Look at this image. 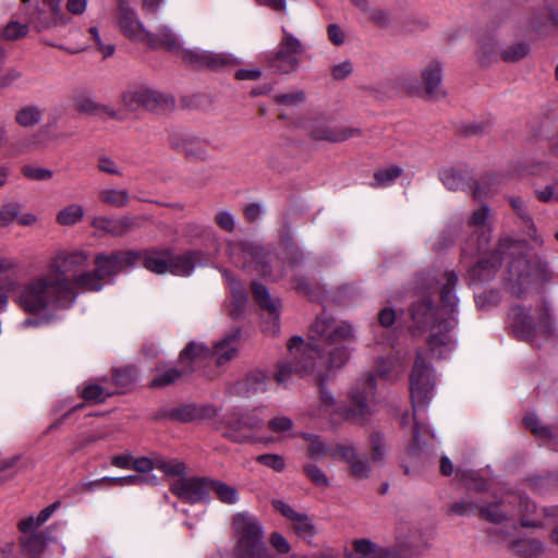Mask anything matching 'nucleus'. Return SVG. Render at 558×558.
I'll use <instances>...</instances> for the list:
<instances>
[{
  "label": "nucleus",
  "instance_id": "473e14b6",
  "mask_svg": "<svg viewBox=\"0 0 558 558\" xmlns=\"http://www.w3.org/2000/svg\"><path fill=\"white\" fill-rule=\"evenodd\" d=\"M469 178V172L461 168L447 167L439 171L440 181L450 191L463 190Z\"/></svg>",
  "mask_w": 558,
  "mask_h": 558
},
{
  "label": "nucleus",
  "instance_id": "a19ab883",
  "mask_svg": "<svg viewBox=\"0 0 558 558\" xmlns=\"http://www.w3.org/2000/svg\"><path fill=\"white\" fill-rule=\"evenodd\" d=\"M225 277L229 283L231 294L234 299L235 308L232 311L231 315L236 316L239 315L243 308L246 305L247 302V295L245 292V289L241 286L240 282H238L233 276H231L229 272L225 274Z\"/></svg>",
  "mask_w": 558,
  "mask_h": 558
},
{
  "label": "nucleus",
  "instance_id": "2f4dec72",
  "mask_svg": "<svg viewBox=\"0 0 558 558\" xmlns=\"http://www.w3.org/2000/svg\"><path fill=\"white\" fill-rule=\"evenodd\" d=\"M238 338L239 331H234L215 345L214 350L211 351V355L216 357V363L218 365H222L235 356L238 351Z\"/></svg>",
  "mask_w": 558,
  "mask_h": 558
},
{
  "label": "nucleus",
  "instance_id": "cd10ccee",
  "mask_svg": "<svg viewBox=\"0 0 558 558\" xmlns=\"http://www.w3.org/2000/svg\"><path fill=\"white\" fill-rule=\"evenodd\" d=\"M267 380L268 377L264 372H251L244 379L234 384L233 392L243 397H250L255 393L264 392L267 388Z\"/></svg>",
  "mask_w": 558,
  "mask_h": 558
},
{
  "label": "nucleus",
  "instance_id": "0eeeda50",
  "mask_svg": "<svg viewBox=\"0 0 558 558\" xmlns=\"http://www.w3.org/2000/svg\"><path fill=\"white\" fill-rule=\"evenodd\" d=\"M264 424V420L255 412L231 411L226 413L217 429L222 436L238 444L267 440L256 438L255 434Z\"/></svg>",
  "mask_w": 558,
  "mask_h": 558
},
{
  "label": "nucleus",
  "instance_id": "f704fd0d",
  "mask_svg": "<svg viewBox=\"0 0 558 558\" xmlns=\"http://www.w3.org/2000/svg\"><path fill=\"white\" fill-rule=\"evenodd\" d=\"M98 198L106 206L123 208L130 203V193L126 189L105 187L98 192Z\"/></svg>",
  "mask_w": 558,
  "mask_h": 558
},
{
  "label": "nucleus",
  "instance_id": "423d86ee",
  "mask_svg": "<svg viewBox=\"0 0 558 558\" xmlns=\"http://www.w3.org/2000/svg\"><path fill=\"white\" fill-rule=\"evenodd\" d=\"M509 327L512 333L521 340L533 341L537 333L550 335L554 325L549 308L543 304L537 310L536 316H532L529 308L513 305L508 313Z\"/></svg>",
  "mask_w": 558,
  "mask_h": 558
},
{
  "label": "nucleus",
  "instance_id": "bf43d9fd",
  "mask_svg": "<svg viewBox=\"0 0 558 558\" xmlns=\"http://www.w3.org/2000/svg\"><path fill=\"white\" fill-rule=\"evenodd\" d=\"M349 465L351 474L357 480L367 478L371 474L369 463L365 459L361 458L360 454H357Z\"/></svg>",
  "mask_w": 558,
  "mask_h": 558
},
{
  "label": "nucleus",
  "instance_id": "c03bdc74",
  "mask_svg": "<svg viewBox=\"0 0 558 558\" xmlns=\"http://www.w3.org/2000/svg\"><path fill=\"white\" fill-rule=\"evenodd\" d=\"M402 173V169L398 166H391L386 169L378 170L374 173L375 183L372 185L375 187H385L399 178Z\"/></svg>",
  "mask_w": 558,
  "mask_h": 558
},
{
  "label": "nucleus",
  "instance_id": "79ce46f5",
  "mask_svg": "<svg viewBox=\"0 0 558 558\" xmlns=\"http://www.w3.org/2000/svg\"><path fill=\"white\" fill-rule=\"evenodd\" d=\"M43 110L37 106H26L17 110L15 121L23 128H32L40 122Z\"/></svg>",
  "mask_w": 558,
  "mask_h": 558
},
{
  "label": "nucleus",
  "instance_id": "e2e57ef3",
  "mask_svg": "<svg viewBox=\"0 0 558 558\" xmlns=\"http://www.w3.org/2000/svg\"><path fill=\"white\" fill-rule=\"evenodd\" d=\"M524 423L525 426L539 438H545L550 435L549 429L546 426H543L538 417L534 414H527L524 418Z\"/></svg>",
  "mask_w": 558,
  "mask_h": 558
},
{
  "label": "nucleus",
  "instance_id": "5fc2aeb1",
  "mask_svg": "<svg viewBox=\"0 0 558 558\" xmlns=\"http://www.w3.org/2000/svg\"><path fill=\"white\" fill-rule=\"evenodd\" d=\"M156 469L169 476H181L185 474L186 466L179 460H156Z\"/></svg>",
  "mask_w": 558,
  "mask_h": 558
},
{
  "label": "nucleus",
  "instance_id": "0e129e2a",
  "mask_svg": "<svg viewBox=\"0 0 558 558\" xmlns=\"http://www.w3.org/2000/svg\"><path fill=\"white\" fill-rule=\"evenodd\" d=\"M256 461L278 472L282 471L286 465L283 458L275 453L260 454Z\"/></svg>",
  "mask_w": 558,
  "mask_h": 558
},
{
  "label": "nucleus",
  "instance_id": "c85d7f7f",
  "mask_svg": "<svg viewBox=\"0 0 558 558\" xmlns=\"http://www.w3.org/2000/svg\"><path fill=\"white\" fill-rule=\"evenodd\" d=\"M37 220L32 213H22V207L17 203H9L0 207V227H8L14 221L22 226H32Z\"/></svg>",
  "mask_w": 558,
  "mask_h": 558
},
{
  "label": "nucleus",
  "instance_id": "ea45409f",
  "mask_svg": "<svg viewBox=\"0 0 558 558\" xmlns=\"http://www.w3.org/2000/svg\"><path fill=\"white\" fill-rule=\"evenodd\" d=\"M480 515L493 523H500L512 515V511L508 509L505 502L493 504L487 507H480Z\"/></svg>",
  "mask_w": 558,
  "mask_h": 558
},
{
  "label": "nucleus",
  "instance_id": "a878e982",
  "mask_svg": "<svg viewBox=\"0 0 558 558\" xmlns=\"http://www.w3.org/2000/svg\"><path fill=\"white\" fill-rule=\"evenodd\" d=\"M194 369V366L190 365H180V368L166 365L158 366L149 386L151 388H165L178 383L183 376L192 374Z\"/></svg>",
  "mask_w": 558,
  "mask_h": 558
},
{
  "label": "nucleus",
  "instance_id": "3c124183",
  "mask_svg": "<svg viewBox=\"0 0 558 558\" xmlns=\"http://www.w3.org/2000/svg\"><path fill=\"white\" fill-rule=\"evenodd\" d=\"M111 392L97 384H88L82 390V397L88 402H104Z\"/></svg>",
  "mask_w": 558,
  "mask_h": 558
},
{
  "label": "nucleus",
  "instance_id": "8fccbe9b",
  "mask_svg": "<svg viewBox=\"0 0 558 558\" xmlns=\"http://www.w3.org/2000/svg\"><path fill=\"white\" fill-rule=\"evenodd\" d=\"M21 541L24 549L35 556L41 554L46 545L44 535L39 533L23 536Z\"/></svg>",
  "mask_w": 558,
  "mask_h": 558
},
{
  "label": "nucleus",
  "instance_id": "13d9d810",
  "mask_svg": "<svg viewBox=\"0 0 558 558\" xmlns=\"http://www.w3.org/2000/svg\"><path fill=\"white\" fill-rule=\"evenodd\" d=\"M303 470H304V473L306 474V476L316 486L327 487L329 485V480H328L327 475L317 465L308 463V464L304 465Z\"/></svg>",
  "mask_w": 558,
  "mask_h": 558
},
{
  "label": "nucleus",
  "instance_id": "39448f33",
  "mask_svg": "<svg viewBox=\"0 0 558 558\" xmlns=\"http://www.w3.org/2000/svg\"><path fill=\"white\" fill-rule=\"evenodd\" d=\"M234 558H269L264 542V527L258 519L248 512H239L232 518Z\"/></svg>",
  "mask_w": 558,
  "mask_h": 558
},
{
  "label": "nucleus",
  "instance_id": "09e8293b",
  "mask_svg": "<svg viewBox=\"0 0 558 558\" xmlns=\"http://www.w3.org/2000/svg\"><path fill=\"white\" fill-rule=\"evenodd\" d=\"M529 46L524 43H515L501 51V58L506 62H515L529 54Z\"/></svg>",
  "mask_w": 558,
  "mask_h": 558
},
{
  "label": "nucleus",
  "instance_id": "1a4fd4ad",
  "mask_svg": "<svg viewBox=\"0 0 558 558\" xmlns=\"http://www.w3.org/2000/svg\"><path fill=\"white\" fill-rule=\"evenodd\" d=\"M375 377L368 374L360 378L349 393L350 407L343 411L345 420L363 423L372 413V401L375 396Z\"/></svg>",
  "mask_w": 558,
  "mask_h": 558
},
{
  "label": "nucleus",
  "instance_id": "2eb2a0df",
  "mask_svg": "<svg viewBox=\"0 0 558 558\" xmlns=\"http://www.w3.org/2000/svg\"><path fill=\"white\" fill-rule=\"evenodd\" d=\"M209 485V478L206 477H180L171 483L170 490L179 499L196 504L208 498Z\"/></svg>",
  "mask_w": 558,
  "mask_h": 558
},
{
  "label": "nucleus",
  "instance_id": "c9c22d12",
  "mask_svg": "<svg viewBox=\"0 0 558 558\" xmlns=\"http://www.w3.org/2000/svg\"><path fill=\"white\" fill-rule=\"evenodd\" d=\"M84 217L82 205L71 203L57 213L56 220L60 226L70 227L80 222Z\"/></svg>",
  "mask_w": 558,
  "mask_h": 558
},
{
  "label": "nucleus",
  "instance_id": "6ab92c4d",
  "mask_svg": "<svg viewBox=\"0 0 558 558\" xmlns=\"http://www.w3.org/2000/svg\"><path fill=\"white\" fill-rule=\"evenodd\" d=\"M116 20L120 32L130 40L145 43L148 29L140 20L134 9L125 3H120L117 10Z\"/></svg>",
  "mask_w": 558,
  "mask_h": 558
},
{
  "label": "nucleus",
  "instance_id": "680f3d73",
  "mask_svg": "<svg viewBox=\"0 0 558 558\" xmlns=\"http://www.w3.org/2000/svg\"><path fill=\"white\" fill-rule=\"evenodd\" d=\"M275 101L286 106H296L305 100V95L302 90H294L283 94H277L274 97Z\"/></svg>",
  "mask_w": 558,
  "mask_h": 558
},
{
  "label": "nucleus",
  "instance_id": "aec40b11",
  "mask_svg": "<svg viewBox=\"0 0 558 558\" xmlns=\"http://www.w3.org/2000/svg\"><path fill=\"white\" fill-rule=\"evenodd\" d=\"M92 228L111 236L120 238L141 227V218L122 216L120 218L95 216L90 221Z\"/></svg>",
  "mask_w": 558,
  "mask_h": 558
},
{
  "label": "nucleus",
  "instance_id": "7c9ffc66",
  "mask_svg": "<svg viewBox=\"0 0 558 558\" xmlns=\"http://www.w3.org/2000/svg\"><path fill=\"white\" fill-rule=\"evenodd\" d=\"M143 259V266L157 275L169 272L170 251H149L144 254L140 253L138 259Z\"/></svg>",
  "mask_w": 558,
  "mask_h": 558
},
{
  "label": "nucleus",
  "instance_id": "69168bd1",
  "mask_svg": "<svg viewBox=\"0 0 558 558\" xmlns=\"http://www.w3.org/2000/svg\"><path fill=\"white\" fill-rule=\"evenodd\" d=\"M369 17V20L379 26H386L390 23V13L381 8H371L368 5V10L363 11Z\"/></svg>",
  "mask_w": 558,
  "mask_h": 558
},
{
  "label": "nucleus",
  "instance_id": "f257e3e1",
  "mask_svg": "<svg viewBox=\"0 0 558 558\" xmlns=\"http://www.w3.org/2000/svg\"><path fill=\"white\" fill-rule=\"evenodd\" d=\"M89 254L83 250L56 252L48 271L29 280L17 296L19 305L27 313H40L49 307L68 308L78 292H96L104 281L96 269L75 274L88 264Z\"/></svg>",
  "mask_w": 558,
  "mask_h": 558
},
{
  "label": "nucleus",
  "instance_id": "ddd939ff",
  "mask_svg": "<svg viewBox=\"0 0 558 558\" xmlns=\"http://www.w3.org/2000/svg\"><path fill=\"white\" fill-rule=\"evenodd\" d=\"M231 256L238 262H243L244 267L255 268L262 276H268L269 269V254L260 245L248 242L239 241L230 245Z\"/></svg>",
  "mask_w": 558,
  "mask_h": 558
},
{
  "label": "nucleus",
  "instance_id": "f03ea898",
  "mask_svg": "<svg viewBox=\"0 0 558 558\" xmlns=\"http://www.w3.org/2000/svg\"><path fill=\"white\" fill-rule=\"evenodd\" d=\"M354 339V329L347 322L322 314L317 316L310 329V342L304 343L300 336L292 337L288 350L293 361L278 364L275 379L287 384L293 376L314 374L322 377V367L333 369L342 367L349 360L348 343Z\"/></svg>",
  "mask_w": 558,
  "mask_h": 558
},
{
  "label": "nucleus",
  "instance_id": "052dcab7",
  "mask_svg": "<svg viewBox=\"0 0 558 558\" xmlns=\"http://www.w3.org/2000/svg\"><path fill=\"white\" fill-rule=\"evenodd\" d=\"M215 223L223 231L233 232L235 230V218L229 210H219L215 216Z\"/></svg>",
  "mask_w": 558,
  "mask_h": 558
},
{
  "label": "nucleus",
  "instance_id": "c756f323",
  "mask_svg": "<svg viewBox=\"0 0 558 558\" xmlns=\"http://www.w3.org/2000/svg\"><path fill=\"white\" fill-rule=\"evenodd\" d=\"M353 549L360 558H399L398 553L389 547H379L366 538L355 539Z\"/></svg>",
  "mask_w": 558,
  "mask_h": 558
},
{
  "label": "nucleus",
  "instance_id": "4c0bfd02",
  "mask_svg": "<svg viewBox=\"0 0 558 558\" xmlns=\"http://www.w3.org/2000/svg\"><path fill=\"white\" fill-rule=\"evenodd\" d=\"M369 454L374 463H384L388 454L385 436L379 432H374L369 436Z\"/></svg>",
  "mask_w": 558,
  "mask_h": 558
},
{
  "label": "nucleus",
  "instance_id": "9b49d317",
  "mask_svg": "<svg viewBox=\"0 0 558 558\" xmlns=\"http://www.w3.org/2000/svg\"><path fill=\"white\" fill-rule=\"evenodd\" d=\"M435 378L432 367L425 362L421 352H417L410 378V390L413 408L424 407L432 398Z\"/></svg>",
  "mask_w": 558,
  "mask_h": 558
},
{
  "label": "nucleus",
  "instance_id": "72a5a7b5",
  "mask_svg": "<svg viewBox=\"0 0 558 558\" xmlns=\"http://www.w3.org/2000/svg\"><path fill=\"white\" fill-rule=\"evenodd\" d=\"M211 355V350L203 343L191 341L179 355V365L193 366Z\"/></svg>",
  "mask_w": 558,
  "mask_h": 558
},
{
  "label": "nucleus",
  "instance_id": "f3484780",
  "mask_svg": "<svg viewBox=\"0 0 558 558\" xmlns=\"http://www.w3.org/2000/svg\"><path fill=\"white\" fill-rule=\"evenodd\" d=\"M170 144L189 159L206 161L210 158V144L205 137L191 133H174L171 135Z\"/></svg>",
  "mask_w": 558,
  "mask_h": 558
},
{
  "label": "nucleus",
  "instance_id": "412c9836",
  "mask_svg": "<svg viewBox=\"0 0 558 558\" xmlns=\"http://www.w3.org/2000/svg\"><path fill=\"white\" fill-rule=\"evenodd\" d=\"M41 3L43 7L37 5L28 16V23L33 25L37 32H43L53 26L65 25L69 23L70 19L62 11L60 4L58 10L59 12L57 13L49 2L41 1Z\"/></svg>",
  "mask_w": 558,
  "mask_h": 558
},
{
  "label": "nucleus",
  "instance_id": "b1692460",
  "mask_svg": "<svg viewBox=\"0 0 558 558\" xmlns=\"http://www.w3.org/2000/svg\"><path fill=\"white\" fill-rule=\"evenodd\" d=\"M202 251H190L180 255L170 252L169 272L175 276H190L197 265L206 263Z\"/></svg>",
  "mask_w": 558,
  "mask_h": 558
},
{
  "label": "nucleus",
  "instance_id": "e433bc0d",
  "mask_svg": "<svg viewBox=\"0 0 558 558\" xmlns=\"http://www.w3.org/2000/svg\"><path fill=\"white\" fill-rule=\"evenodd\" d=\"M97 483H108L109 485L113 486H140L143 484H154L155 483V476L151 475H126V476H119V477H109L105 476L97 481Z\"/></svg>",
  "mask_w": 558,
  "mask_h": 558
},
{
  "label": "nucleus",
  "instance_id": "338daca9",
  "mask_svg": "<svg viewBox=\"0 0 558 558\" xmlns=\"http://www.w3.org/2000/svg\"><path fill=\"white\" fill-rule=\"evenodd\" d=\"M476 510L480 511V507L476 504L462 500L452 504L449 508V513L457 515H470L473 514Z\"/></svg>",
  "mask_w": 558,
  "mask_h": 558
},
{
  "label": "nucleus",
  "instance_id": "f8f14e48",
  "mask_svg": "<svg viewBox=\"0 0 558 558\" xmlns=\"http://www.w3.org/2000/svg\"><path fill=\"white\" fill-rule=\"evenodd\" d=\"M303 53V46L296 37L282 27V37L277 50L270 60L272 65L280 72L288 73L298 69L300 56Z\"/></svg>",
  "mask_w": 558,
  "mask_h": 558
},
{
  "label": "nucleus",
  "instance_id": "6e6d98bb",
  "mask_svg": "<svg viewBox=\"0 0 558 558\" xmlns=\"http://www.w3.org/2000/svg\"><path fill=\"white\" fill-rule=\"evenodd\" d=\"M359 454V450L353 445L342 444L332 447L330 450V456L332 458L340 459L345 463H350L354 458Z\"/></svg>",
  "mask_w": 558,
  "mask_h": 558
},
{
  "label": "nucleus",
  "instance_id": "774afa93",
  "mask_svg": "<svg viewBox=\"0 0 558 558\" xmlns=\"http://www.w3.org/2000/svg\"><path fill=\"white\" fill-rule=\"evenodd\" d=\"M497 43L494 38H484L480 44V60L485 63L496 53Z\"/></svg>",
  "mask_w": 558,
  "mask_h": 558
},
{
  "label": "nucleus",
  "instance_id": "4d7b16f0",
  "mask_svg": "<svg viewBox=\"0 0 558 558\" xmlns=\"http://www.w3.org/2000/svg\"><path fill=\"white\" fill-rule=\"evenodd\" d=\"M293 530L304 539H310L315 534V526L305 513L293 523Z\"/></svg>",
  "mask_w": 558,
  "mask_h": 558
},
{
  "label": "nucleus",
  "instance_id": "58836bf2",
  "mask_svg": "<svg viewBox=\"0 0 558 558\" xmlns=\"http://www.w3.org/2000/svg\"><path fill=\"white\" fill-rule=\"evenodd\" d=\"M209 482V492L213 490L221 502L234 505L238 501L239 495L235 487L210 478Z\"/></svg>",
  "mask_w": 558,
  "mask_h": 558
},
{
  "label": "nucleus",
  "instance_id": "9d476101",
  "mask_svg": "<svg viewBox=\"0 0 558 558\" xmlns=\"http://www.w3.org/2000/svg\"><path fill=\"white\" fill-rule=\"evenodd\" d=\"M490 211L487 206H481L474 210L469 220V227L473 229L463 248V256H473L477 253H486L490 241Z\"/></svg>",
  "mask_w": 558,
  "mask_h": 558
},
{
  "label": "nucleus",
  "instance_id": "de8ad7c7",
  "mask_svg": "<svg viewBox=\"0 0 558 558\" xmlns=\"http://www.w3.org/2000/svg\"><path fill=\"white\" fill-rule=\"evenodd\" d=\"M167 417L179 422H191L199 417L198 410L193 404L175 408L167 413Z\"/></svg>",
  "mask_w": 558,
  "mask_h": 558
},
{
  "label": "nucleus",
  "instance_id": "a18cd8bd",
  "mask_svg": "<svg viewBox=\"0 0 558 558\" xmlns=\"http://www.w3.org/2000/svg\"><path fill=\"white\" fill-rule=\"evenodd\" d=\"M137 377V369L134 366H125L113 373L112 380L119 389L130 387Z\"/></svg>",
  "mask_w": 558,
  "mask_h": 558
},
{
  "label": "nucleus",
  "instance_id": "a211bd4d",
  "mask_svg": "<svg viewBox=\"0 0 558 558\" xmlns=\"http://www.w3.org/2000/svg\"><path fill=\"white\" fill-rule=\"evenodd\" d=\"M170 102L168 97L144 86L132 87L122 94V104L130 111L138 108L156 110Z\"/></svg>",
  "mask_w": 558,
  "mask_h": 558
},
{
  "label": "nucleus",
  "instance_id": "37998d69",
  "mask_svg": "<svg viewBox=\"0 0 558 558\" xmlns=\"http://www.w3.org/2000/svg\"><path fill=\"white\" fill-rule=\"evenodd\" d=\"M511 549L518 555L532 558L542 551V545L534 539H520L511 544Z\"/></svg>",
  "mask_w": 558,
  "mask_h": 558
},
{
  "label": "nucleus",
  "instance_id": "4468645a",
  "mask_svg": "<svg viewBox=\"0 0 558 558\" xmlns=\"http://www.w3.org/2000/svg\"><path fill=\"white\" fill-rule=\"evenodd\" d=\"M138 257L140 253L134 251L99 253L95 256L94 265L97 274L104 281L117 276L126 267L135 265Z\"/></svg>",
  "mask_w": 558,
  "mask_h": 558
},
{
  "label": "nucleus",
  "instance_id": "5701e85b",
  "mask_svg": "<svg viewBox=\"0 0 558 558\" xmlns=\"http://www.w3.org/2000/svg\"><path fill=\"white\" fill-rule=\"evenodd\" d=\"M144 44L151 48L162 47L175 53L179 58H181L182 51L187 50L182 47L179 36L169 25H160L155 32L148 31V36Z\"/></svg>",
  "mask_w": 558,
  "mask_h": 558
},
{
  "label": "nucleus",
  "instance_id": "864d4df0",
  "mask_svg": "<svg viewBox=\"0 0 558 558\" xmlns=\"http://www.w3.org/2000/svg\"><path fill=\"white\" fill-rule=\"evenodd\" d=\"M22 173L25 178L33 181H48L52 178L53 172L50 169L26 165L22 168Z\"/></svg>",
  "mask_w": 558,
  "mask_h": 558
},
{
  "label": "nucleus",
  "instance_id": "603ef678",
  "mask_svg": "<svg viewBox=\"0 0 558 558\" xmlns=\"http://www.w3.org/2000/svg\"><path fill=\"white\" fill-rule=\"evenodd\" d=\"M28 33V25L25 23H21L19 21H11L9 22L3 31H2V36L4 39H8V40H16V39H20V38H23L27 35Z\"/></svg>",
  "mask_w": 558,
  "mask_h": 558
},
{
  "label": "nucleus",
  "instance_id": "6e6552de",
  "mask_svg": "<svg viewBox=\"0 0 558 558\" xmlns=\"http://www.w3.org/2000/svg\"><path fill=\"white\" fill-rule=\"evenodd\" d=\"M423 89L417 85L413 75L404 74L397 78L398 86L410 95L424 93L430 99H440L445 96L442 88V65L439 61H430L422 71Z\"/></svg>",
  "mask_w": 558,
  "mask_h": 558
},
{
  "label": "nucleus",
  "instance_id": "bb28decb",
  "mask_svg": "<svg viewBox=\"0 0 558 558\" xmlns=\"http://www.w3.org/2000/svg\"><path fill=\"white\" fill-rule=\"evenodd\" d=\"M75 109L83 113L108 117L112 119L121 120V117L117 111L108 107L107 105L97 102L89 94L78 93L74 96Z\"/></svg>",
  "mask_w": 558,
  "mask_h": 558
},
{
  "label": "nucleus",
  "instance_id": "49530a36",
  "mask_svg": "<svg viewBox=\"0 0 558 558\" xmlns=\"http://www.w3.org/2000/svg\"><path fill=\"white\" fill-rule=\"evenodd\" d=\"M303 437L305 440L310 442L307 447V452L312 458L320 459L326 457L327 454L330 456L331 448L325 445L318 436L304 434Z\"/></svg>",
  "mask_w": 558,
  "mask_h": 558
},
{
  "label": "nucleus",
  "instance_id": "20e7f679",
  "mask_svg": "<svg viewBox=\"0 0 558 558\" xmlns=\"http://www.w3.org/2000/svg\"><path fill=\"white\" fill-rule=\"evenodd\" d=\"M507 251L508 263L504 280L507 289L517 296L523 295L531 287L548 279V265L541 256L522 253V245L510 240H501L496 251L481 258L469 276L472 283L489 280L500 265V256Z\"/></svg>",
  "mask_w": 558,
  "mask_h": 558
},
{
  "label": "nucleus",
  "instance_id": "dca6fc26",
  "mask_svg": "<svg viewBox=\"0 0 558 558\" xmlns=\"http://www.w3.org/2000/svg\"><path fill=\"white\" fill-rule=\"evenodd\" d=\"M181 59L190 65L210 70H221L234 66L238 63V60L230 53L214 52L196 48L182 51Z\"/></svg>",
  "mask_w": 558,
  "mask_h": 558
},
{
  "label": "nucleus",
  "instance_id": "4be33fe9",
  "mask_svg": "<svg viewBox=\"0 0 558 558\" xmlns=\"http://www.w3.org/2000/svg\"><path fill=\"white\" fill-rule=\"evenodd\" d=\"M252 291L256 303L264 310H266L271 318L268 326L264 327V332L269 335H276L279 331V311L280 301L272 298L269 294L268 289L257 282L252 283Z\"/></svg>",
  "mask_w": 558,
  "mask_h": 558
},
{
  "label": "nucleus",
  "instance_id": "393cba45",
  "mask_svg": "<svg viewBox=\"0 0 558 558\" xmlns=\"http://www.w3.org/2000/svg\"><path fill=\"white\" fill-rule=\"evenodd\" d=\"M360 134V130L353 128H332L323 122L313 123L310 135L316 141L342 142Z\"/></svg>",
  "mask_w": 558,
  "mask_h": 558
},
{
  "label": "nucleus",
  "instance_id": "7ed1b4c3",
  "mask_svg": "<svg viewBox=\"0 0 558 558\" xmlns=\"http://www.w3.org/2000/svg\"><path fill=\"white\" fill-rule=\"evenodd\" d=\"M441 283V308H435L429 299L413 304L411 310L412 328L422 332L428 331L427 345L432 357L447 359L457 348L456 326L453 316L458 298L453 293L458 277L453 271H446Z\"/></svg>",
  "mask_w": 558,
  "mask_h": 558
}]
</instances>
